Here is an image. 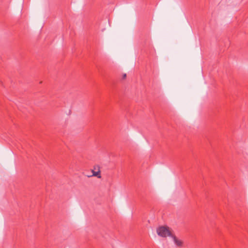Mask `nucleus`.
Returning <instances> with one entry per match:
<instances>
[{"instance_id": "obj_1", "label": "nucleus", "mask_w": 248, "mask_h": 248, "mask_svg": "<svg viewBox=\"0 0 248 248\" xmlns=\"http://www.w3.org/2000/svg\"><path fill=\"white\" fill-rule=\"evenodd\" d=\"M157 232L158 235L163 237H166L167 236L171 237L172 235L169 228L165 226H161L158 228Z\"/></svg>"}, {"instance_id": "obj_2", "label": "nucleus", "mask_w": 248, "mask_h": 248, "mask_svg": "<svg viewBox=\"0 0 248 248\" xmlns=\"http://www.w3.org/2000/svg\"><path fill=\"white\" fill-rule=\"evenodd\" d=\"M94 177H96L98 178H101V174L100 171V168L99 165L94 166Z\"/></svg>"}, {"instance_id": "obj_3", "label": "nucleus", "mask_w": 248, "mask_h": 248, "mask_svg": "<svg viewBox=\"0 0 248 248\" xmlns=\"http://www.w3.org/2000/svg\"><path fill=\"white\" fill-rule=\"evenodd\" d=\"M175 243V244L178 247H181L183 244V242L182 241L178 240L175 235L172 234L171 236Z\"/></svg>"}, {"instance_id": "obj_4", "label": "nucleus", "mask_w": 248, "mask_h": 248, "mask_svg": "<svg viewBox=\"0 0 248 248\" xmlns=\"http://www.w3.org/2000/svg\"><path fill=\"white\" fill-rule=\"evenodd\" d=\"M83 174L84 175L88 177H92L93 176V170L91 169V171L90 172V173H86V172H84Z\"/></svg>"}, {"instance_id": "obj_5", "label": "nucleus", "mask_w": 248, "mask_h": 248, "mask_svg": "<svg viewBox=\"0 0 248 248\" xmlns=\"http://www.w3.org/2000/svg\"><path fill=\"white\" fill-rule=\"evenodd\" d=\"M126 74H123V78H123V79H125V78H126Z\"/></svg>"}]
</instances>
